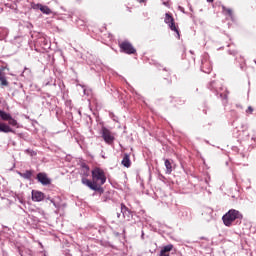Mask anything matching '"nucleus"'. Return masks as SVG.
Listing matches in <instances>:
<instances>
[{
  "label": "nucleus",
  "mask_w": 256,
  "mask_h": 256,
  "mask_svg": "<svg viewBox=\"0 0 256 256\" xmlns=\"http://www.w3.org/2000/svg\"><path fill=\"white\" fill-rule=\"evenodd\" d=\"M81 182L92 191H98L99 193H103V185L107 183V176L105 175V171L99 167H95L92 170V181L87 178H82Z\"/></svg>",
  "instance_id": "1"
},
{
  "label": "nucleus",
  "mask_w": 256,
  "mask_h": 256,
  "mask_svg": "<svg viewBox=\"0 0 256 256\" xmlns=\"http://www.w3.org/2000/svg\"><path fill=\"white\" fill-rule=\"evenodd\" d=\"M237 219H243V214L236 209H230L226 214L222 216V221L225 227H231L234 221Z\"/></svg>",
  "instance_id": "2"
},
{
  "label": "nucleus",
  "mask_w": 256,
  "mask_h": 256,
  "mask_svg": "<svg viewBox=\"0 0 256 256\" xmlns=\"http://www.w3.org/2000/svg\"><path fill=\"white\" fill-rule=\"evenodd\" d=\"M11 127L19 128V123L17 122L16 119L13 118V116H11L8 119V124L0 122V132L1 133H15V130H13V128H11Z\"/></svg>",
  "instance_id": "3"
},
{
  "label": "nucleus",
  "mask_w": 256,
  "mask_h": 256,
  "mask_svg": "<svg viewBox=\"0 0 256 256\" xmlns=\"http://www.w3.org/2000/svg\"><path fill=\"white\" fill-rule=\"evenodd\" d=\"M121 53H126V55H135L137 49L129 41H123L119 43Z\"/></svg>",
  "instance_id": "4"
},
{
  "label": "nucleus",
  "mask_w": 256,
  "mask_h": 256,
  "mask_svg": "<svg viewBox=\"0 0 256 256\" xmlns=\"http://www.w3.org/2000/svg\"><path fill=\"white\" fill-rule=\"evenodd\" d=\"M164 22L166 23V25L169 26L171 31L177 33L179 39V37H181V35L179 34V28L177 27V25H175V18H173V15L171 13L165 14Z\"/></svg>",
  "instance_id": "5"
},
{
  "label": "nucleus",
  "mask_w": 256,
  "mask_h": 256,
  "mask_svg": "<svg viewBox=\"0 0 256 256\" xmlns=\"http://www.w3.org/2000/svg\"><path fill=\"white\" fill-rule=\"evenodd\" d=\"M102 138L104 139L105 143H107V145H113L115 141V136L106 127H102Z\"/></svg>",
  "instance_id": "6"
},
{
  "label": "nucleus",
  "mask_w": 256,
  "mask_h": 256,
  "mask_svg": "<svg viewBox=\"0 0 256 256\" xmlns=\"http://www.w3.org/2000/svg\"><path fill=\"white\" fill-rule=\"evenodd\" d=\"M45 199V194L41 191L32 190V201L41 202Z\"/></svg>",
  "instance_id": "7"
},
{
  "label": "nucleus",
  "mask_w": 256,
  "mask_h": 256,
  "mask_svg": "<svg viewBox=\"0 0 256 256\" xmlns=\"http://www.w3.org/2000/svg\"><path fill=\"white\" fill-rule=\"evenodd\" d=\"M37 180L42 185H51V180L47 177V174H45V173H41V172L38 173L37 174Z\"/></svg>",
  "instance_id": "8"
},
{
  "label": "nucleus",
  "mask_w": 256,
  "mask_h": 256,
  "mask_svg": "<svg viewBox=\"0 0 256 256\" xmlns=\"http://www.w3.org/2000/svg\"><path fill=\"white\" fill-rule=\"evenodd\" d=\"M89 165L82 163L80 168V175H82V179H87L89 177Z\"/></svg>",
  "instance_id": "9"
},
{
  "label": "nucleus",
  "mask_w": 256,
  "mask_h": 256,
  "mask_svg": "<svg viewBox=\"0 0 256 256\" xmlns=\"http://www.w3.org/2000/svg\"><path fill=\"white\" fill-rule=\"evenodd\" d=\"M171 251H173V244H168L161 249L159 256H169Z\"/></svg>",
  "instance_id": "10"
},
{
  "label": "nucleus",
  "mask_w": 256,
  "mask_h": 256,
  "mask_svg": "<svg viewBox=\"0 0 256 256\" xmlns=\"http://www.w3.org/2000/svg\"><path fill=\"white\" fill-rule=\"evenodd\" d=\"M202 71L203 73H207V74L211 73V71H213V66H211V62L204 61L202 63Z\"/></svg>",
  "instance_id": "11"
},
{
  "label": "nucleus",
  "mask_w": 256,
  "mask_h": 256,
  "mask_svg": "<svg viewBox=\"0 0 256 256\" xmlns=\"http://www.w3.org/2000/svg\"><path fill=\"white\" fill-rule=\"evenodd\" d=\"M121 163H122L123 167H126L127 169H129V167H131V158H130L129 154H124V157H123Z\"/></svg>",
  "instance_id": "12"
},
{
  "label": "nucleus",
  "mask_w": 256,
  "mask_h": 256,
  "mask_svg": "<svg viewBox=\"0 0 256 256\" xmlns=\"http://www.w3.org/2000/svg\"><path fill=\"white\" fill-rule=\"evenodd\" d=\"M37 9L41 10L44 15H51L52 11L48 6H44L43 4H37Z\"/></svg>",
  "instance_id": "13"
},
{
  "label": "nucleus",
  "mask_w": 256,
  "mask_h": 256,
  "mask_svg": "<svg viewBox=\"0 0 256 256\" xmlns=\"http://www.w3.org/2000/svg\"><path fill=\"white\" fill-rule=\"evenodd\" d=\"M164 164H165V167H166L167 175H171V173H173V164L171 163V160L166 159Z\"/></svg>",
  "instance_id": "14"
},
{
  "label": "nucleus",
  "mask_w": 256,
  "mask_h": 256,
  "mask_svg": "<svg viewBox=\"0 0 256 256\" xmlns=\"http://www.w3.org/2000/svg\"><path fill=\"white\" fill-rule=\"evenodd\" d=\"M222 11L224 15H227V17H230L231 19H233V9L222 6Z\"/></svg>",
  "instance_id": "15"
},
{
  "label": "nucleus",
  "mask_w": 256,
  "mask_h": 256,
  "mask_svg": "<svg viewBox=\"0 0 256 256\" xmlns=\"http://www.w3.org/2000/svg\"><path fill=\"white\" fill-rule=\"evenodd\" d=\"M0 119H2V121H8L9 119H11V114L0 110Z\"/></svg>",
  "instance_id": "16"
},
{
  "label": "nucleus",
  "mask_w": 256,
  "mask_h": 256,
  "mask_svg": "<svg viewBox=\"0 0 256 256\" xmlns=\"http://www.w3.org/2000/svg\"><path fill=\"white\" fill-rule=\"evenodd\" d=\"M20 177H23V179H31L33 177V171L26 170L24 173H19Z\"/></svg>",
  "instance_id": "17"
},
{
  "label": "nucleus",
  "mask_w": 256,
  "mask_h": 256,
  "mask_svg": "<svg viewBox=\"0 0 256 256\" xmlns=\"http://www.w3.org/2000/svg\"><path fill=\"white\" fill-rule=\"evenodd\" d=\"M0 83L3 87L9 86V81H7V78L5 77V74L1 76Z\"/></svg>",
  "instance_id": "18"
},
{
  "label": "nucleus",
  "mask_w": 256,
  "mask_h": 256,
  "mask_svg": "<svg viewBox=\"0 0 256 256\" xmlns=\"http://www.w3.org/2000/svg\"><path fill=\"white\" fill-rule=\"evenodd\" d=\"M205 213L208 214V215L211 217V215H213V209H211V208H205V209L203 210V212H202V215H205Z\"/></svg>",
  "instance_id": "19"
},
{
  "label": "nucleus",
  "mask_w": 256,
  "mask_h": 256,
  "mask_svg": "<svg viewBox=\"0 0 256 256\" xmlns=\"http://www.w3.org/2000/svg\"><path fill=\"white\" fill-rule=\"evenodd\" d=\"M125 211H129V208H127V206H125V204H121V212L125 213Z\"/></svg>",
  "instance_id": "20"
},
{
  "label": "nucleus",
  "mask_w": 256,
  "mask_h": 256,
  "mask_svg": "<svg viewBox=\"0 0 256 256\" xmlns=\"http://www.w3.org/2000/svg\"><path fill=\"white\" fill-rule=\"evenodd\" d=\"M26 153L28 154V155H36V153H35V151H33V150H29V149H27L26 150Z\"/></svg>",
  "instance_id": "21"
},
{
  "label": "nucleus",
  "mask_w": 256,
  "mask_h": 256,
  "mask_svg": "<svg viewBox=\"0 0 256 256\" xmlns=\"http://www.w3.org/2000/svg\"><path fill=\"white\" fill-rule=\"evenodd\" d=\"M246 113H253V107L249 106L246 110Z\"/></svg>",
  "instance_id": "22"
},
{
  "label": "nucleus",
  "mask_w": 256,
  "mask_h": 256,
  "mask_svg": "<svg viewBox=\"0 0 256 256\" xmlns=\"http://www.w3.org/2000/svg\"><path fill=\"white\" fill-rule=\"evenodd\" d=\"M138 3H147V0H137Z\"/></svg>",
  "instance_id": "23"
},
{
  "label": "nucleus",
  "mask_w": 256,
  "mask_h": 256,
  "mask_svg": "<svg viewBox=\"0 0 256 256\" xmlns=\"http://www.w3.org/2000/svg\"><path fill=\"white\" fill-rule=\"evenodd\" d=\"M51 203H53L54 207H57V204H55V200L51 199Z\"/></svg>",
  "instance_id": "24"
},
{
  "label": "nucleus",
  "mask_w": 256,
  "mask_h": 256,
  "mask_svg": "<svg viewBox=\"0 0 256 256\" xmlns=\"http://www.w3.org/2000/svg\"><path fill=\"white\" fill-rule=\"evenodd\" d=\"M2 75H5V74L3 73V71L0 70V78L2 77Z\"/></svg>",
  "instance_id": "25"
},
{
  "label": "nucleus",
  "mask_w": 256,
  "mask_h": 256,
  "mask_svg": "<svg viewBox=\"0 0 256 256\" xmlns=\"http://www.w3.org/2000/svg\"><path fill=\"white\" fill-rule=\"evenodd\" d=\"M215 0H207L208 3H213Z\"/></svg>",
  "instance_id": "26"
}]
</instances>
